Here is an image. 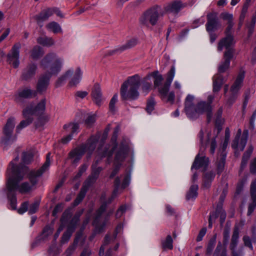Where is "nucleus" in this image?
Listing matches in <instances>:
<instances>
[{
	"mask_svg": "<svg viewBox=\"0 0 256 256\" xmlns=\"http://www.w3.org/2000/svg\"><path fill=\"white\" fill-rule=\"evenodd\" d=\"M19 160L18 156L12 160L7 170V182L6 192L7 198L11 210L16 209L17 199L16 190L22 194H28L36 188L39 178L42 176L41 172L32 171L28 176L30 182H24L18 184L25 174L27 167L18 166L16 164Z\"/></svg>",
	"mask_w": 256,
	"mask_h": 256,
	"instance_id": "nucleus-1",
	"label": "nucleus"
},
{
	"mask_svg": "<svg viewBox=\"0 0 256 256\" xmlns=\"http://www.w3.org/2000/svg\"><path fill=\"white\" fill-rule=\"evenodd\" d=\"M64 60L55 53H50L46 56L42 60L40 66L46 70V73L42 75L37 84V91L39 92H45L50 82V78L57 75L61 70Z\"/></svg>",
	"mask_w": 256,
	"mask_h": 256,
	"instance_id": "nucleus-2",
	"label": "nucleus"
},
{
	"mask_svg": "<svg viewBox=\"0 0 256 256\" xmlns=\"http://www.w3.org/2000/svg\"><path fill=\"white\" fill-rule=\"evenodd\" d=\"M194 96L188 94L185 100L184 110L188 117L191 120H195L206 113L208 122H210L212 116V104L214 96L210 95L208 97V102L200 101L196 105L194 104Z\"/></svg>",
	"mask_w": 256,
	"mask_h": 256,
	"instance_id": "nucleus-3",
	"label": "nucleus"
},
{
	"mask_svg": "<svg viewBox=\"0 0 256 256\" xmlns=\"http://www.w3.org/2000/svg\"><path fill=\"white\" fill-rule=\"evenodd\" d=\"M140 84V78L138 75L135 74L128 78L120 88V96L124 100H134L138 98V88Z\"/></svg>",
	"mask_w": 256,
	"mask_h": 256,
	"instance_id": "nucleus-4",
	"label": "nucleus"
},
{
	"mask_svg": "<svg viewBox=\"0 0 256 256\" xmlns=\"http://www.w3.org/2000/svg\"><path fill=\"white\" fill-rule=\"evenodd\" d=\"M162 16L161 8L158 6H154L142 14L140 18L139 22L142 26L148 28L150 26H155Z\"/></svg>",
	"mask_w": 256,
	"mask_h": 256,
	"instance_id": "nucleus-5",
	"label": "nucleus"
},
{
	"mask_svg": "<svg viewBox=\"0 0 256 256\" xmlns=\"http://www.w3.org/2000/svg\"><path fill=\"white\" fill-rule=\"evenodd\" d=\"M242 130L240 129H238V130L236 135L232 144V147L236 151H242L244 150L248 138V130H244L242 136L240 138Z\"/></svg>",
	"mask_w": 256,
	"mask_h": 256,
	"instance_id": "nucleus-6",
	"label": "nucleus"
},
{
	"mask_svg": "<svg viewBox=\"0 0 256 256\" xmlns=\"http://www.w3.org/2000/svg\"><path fill=\"white\" fill-rule=\"evenodd\" d=\"M46 100L45 98L42 100L36 106L30 104L23 110L22 114L27 116L28 114H40L44 112L46 110Z\"/></svg>",
	"mask_w": 256,
	"mask_h": 256,
	"instance_id": "nucleus-7",
	"label": "nucleus"
},
{
	"mask_svg": "<svg viewBox=\"0 0 256 256\" xmlns=\"http://www.w3.org/2000/svg\"><path fill=\"white\" fill-rule=\"evenodd\" d=\"M83 210L77 212L74 218H72L70 225L68 226L66 231L63 234L61 243L65 244L68 242L70 239L72 232H74L76 226L79 221L80 218L83 213Z\"/></svg>",
	"mask_w": 256,
	"mask_h": 256,
	"instance_id": "nucleus-8",
	"label": "nucleus"
},
{
	"mask_svg": "<svg viewBox=\"0 0 256 256\" xmlns=\"http://www.w3.org/2000/svg\"><path fill=\"white\" fill-rule=\"evenodd\" d=\"M16 120L14 117L8 118L3 128L4 136L2 138L0 143L6 145L10 139L13 130L15 127Z\"/></svg>",
	"mask_w": 256,
	"mask_h": 256,
	"instance_id": "nucleus-9",
	"label": "nucleus"
},
{
	"mask_svg": "<svg viewBox=\"0 0 256 256\" xmlns=\"http://www.w3.org/2000/svg\"><path fill=\"white\" fill-rule=\"evenodd\" d=\"M20 48L21 44L20 42L15 44L7 54V62L14 68H18L20 64Z\"/></svg>",
	"mask_w": 256,
	"mask_h": 256,
	"instance_id": "nucleus-10",
	"label": "nucleus"
},
{
	"mask_svg": "<svg viewBox=\"0 0 256 256\" xmlns=\"http://www.w3.org/2000/svg\"><path fill=\"white\" fill-rule=\"evenodd\" d=\"M128 152V146L127 145H122L116 152L115 156V164L117 163L114 170L110 174V178H112L118 172L120 169L119 163L122 162L126 158Z\"/></svg>",
	"mask_w": 256,
	"mask_h": 256,
	"instance_id": "nucleus-11",
	"label": "nucleus"
},
{
	"mask_svg": "<svg viewBox=\"0 0 256 256\" xmlns=\"http://www.w3.org/2000/svg\"><path fill=\"white\" fill-rule=\"evenodd\" d=\"M206 18L207 22L206 28L208 32H213L221 27V24L218 20V14L216 12L208 14Z\"/></svg>",
	"mask_w": 256,
	"mask_h": 256,
	"instance_id": "nucleus-12",
	"label": "nucleus"
},
{
	"mask_svg": "<svg viewBox=\"0 0 256 256\" xmlns=\"http://www.w3.org/2000/svg\"><path fill=\"white\" fill-rule=\"evenodd\" d=\"M107 204L106 202L103 203L96 212V216L93 222L96 232L100 233L102 232L106 228V221L101 224L99 222V219L102 214L106 210Z\"/></svg>",
	"mask_w": 256,
	"mask_h": 256,
	"instance_id": "nucleus-13",
	"label": "nucleus"
},
{
	"mask_svg": "<svg viewBox=\"0 0 256 256\" xmlns=\"http://www.w3.org/2000/svg\"><path fill=\"white\" fill-rule=\"evenodd\" d=\"M205 148L202 150V146L200 147L198 154L196 156L194 163L192 166V170L193 168L198 169L201 167H206L208 166L209 160L204 154Z\"/></svg>",
	"mask_w": 256,
	"mask_h": 256,
	"instance_id": "nucleus-14",
	"label": "nucleus"
},
{
	"mask_svg": "<svg viewBox=\"0 0 256 256\" xmlns=\"http://www.w3.org/2000/svg\"><path fill=\"white\" fill-rule=\"evenodd\" d=\"M239 240V230L238 228H234L231 241L230 244V249L231 250L232 256H240L236 251V248Z\"/></svg>",
	"mask_w": 256,
	"mask_h": 256,
	"instance_id": "nucleus-15",
	"label": "nucleus"
},
{
	"mask_svg": "<svg viewBox=\"0 0 256 256\" xmlns=\"http://www.w3.org/2000/svg\"><path fill=\"white\" fill-rule=\"evenodd\" d=\"M85 152L86 148L84 146L78 147L69 153V158L72 160L73 164H76Z\"/></svg>",
	"mask_w": 256,
	"mask_h": 256,
	"instance_id": "nucleus-16",
	"label": "nucleus"
},
{
	"mask_svg": "<svg viewBox=\"0 0 256 256\" xmlns=\"http://www.w3.org/2000/svg\"><path fill=\"white\" fill-rule=\"evenodd\" d=\"M245 76V72L240 70L236 80L230 88V91L233 94H236L242 86V82Z\"/></svg>",
	"mask_w": 256,
	"mask_h": 256,
	"instance_id": "nucleus-17",
	"label": "nucleus"
},
{
	"mask_svg": "<svg viewBox=\"0 0 256 256\" xmlns=\"http://www.w3.org/2000/svg\"><path fill=\"white\" fill-rule=\"evenodd\" d=\"M234 44V38L232 35L227 36L225 38H222L218 42V50L222 51L224 48L229 49Z\"/></svg>",
	"mask_w": 256,
	"mask_h": 256,
	"instance_id": "nucleus-18",
	"label": "nucleus"
},
{
	"mask_svg": "<svg viewBox=\"0 0 256 256\" xmlns=\"http://www.w3.org/2000/svg\"><path fill=\"white\" fill-rule=\"evenodd\" d=\"M91 95L95 104L100 106L102 102V94L98 84H95L92 90Z\"/></svg>",
	"mask_w": 256,
	"mask_h": 256,
	"instance_id": "nucleus-19",
	"label": "nucleus"
},
{
	"mask_svg": "<svg viewBox=\"0 0 256 256\" xmlns=\"http://www.w3.org/2000/svg\"><path fill=\"white\" fill-rule=\"evenodd\" d=\"M186 6L185 4H183L181 2L176 1L170 3L165 6V10L173 14H177L182 8Z\"/></svg>",
	"mask_w": 256,
	"mask_h": 256,
	"instance_id": "nucleus-20",
	"label": "nucleus"
},
{
	"mask_svg": "<svg viewBox=\"0 0 256 256\" xmlns=\"http://www.w3.org/2000/svg\"><path fill=\"white\" fill-rule=\"evenodd\" d=\"M53 14V10L50 8L43 10L40 14L34 16L35 20L40 26H42V23L48 20Z\"/></svg>",
	"mask_w": 256,
	"mask_h": 256,
	"instance_id": "nucleus-21",
	"label": "nucleus"
},
{
	"mask_svg": "<svg viewBox=\"0 0 256 256\" xmlns=\"http://www.w3.org/2000/svg\"><path fill=\"white\" fill-rule=\"evenodd\" d=\"M116 144L110 148V146L106 145L104 146H101L98 150V155L100 158L107 156L108 158H110L114 149L116 148Z\"/></svg>",
	"mask_w": 256,
	"mask_h": 256,
	"instance_id": "nucleus-22",
	"label": "nucleus"
},
{
	"mask_svg": "<svg viewBox=\"0 0 256 256\" xmlns=\"http://www.w3.org/2000/svg\"><path fill=\"white\" fill-rule=\"evenodd\" d=\"M37 66L36 64H30L25 68L22 74V78L28 80L32 78L36 74Z\"/></svg>",
	"mask_w": 256,
	"mask_h": 256,
	"instance_id": "nucleus-23",
	"label": "nucleus"
},
{
	"mask_svg": "<svg viewBox=\"0 0 256 256\" xmlns=\"http://www.w3.org/2000/svg\"><path fill=\"white\" fill-rule=\"evenodd\" d=\"M98 140V138L96 136H92L88 140L86 144L82 145L86 148V152H88L90 154L94 150L96 146V144Z\"/></svg>",
	"mask_w": 256,
	"mask_h": 256,
	"instance_id": "nucleus-24",
	"label": "nucleus"
},
{
	"mask_svg": "<svg viewBox=\"0 0 256 256\" xmlns=\"http://www.w3.org/2000/svg\"><path fill=\"white\" fill-rule=\"evenodd\" d=\"M223 82L222 76L220 74H215L213 77V92H216L220 91Z\"/></svg>",
	"mask_w": 256,
	"mask_h": 256,
	"instance_id": "nucleus-25",
	"label": "nucleus"
},
{
	"mask_svg": "<svg viewBox=\"0 0 256 256\" xmlns=\"http://www.w3.org/2000/svg\"><path fill=\"white\" fill-rule=\"evenodd\" d=\"M72 77L69 82L70 86H75L78 84L80 81L82 72L80 68H76L74 72L72 74Z\"/></svg>",
	"mask_w": 256,
	"mask_h": 256,
	"instance_id": "nucleus-26",
	"label": "nucleus"
},
{
	"mask_svg": "<svg viewBox=\"0 0 256 256\" xmlns=\"http://www.w3.org/2000/svg\"><path fill=\"white\" fill-rule=\"evenodd\" d=\"M24 117L25 120H22L16 127V132L18 133L20 132L24 128L29 126L33 121V118L31 114H28L27 116H24Z\"/></svg>",
	"mask_w": 256,
	"mask_h": 256,
	"instance_id": "nucleus-27",
	"label": "nucleus"
},
{
	"mask_svg": "<svg viewBox=\"0 0 256 256\" xmlns=\"http://www.w3.org/2000/svg\"><path fill=\"white\" fill-rule=\"evenodd\" d=\"M170 85V84L166 82L164 84L160 85L157 88L159 94L162 99L166 98Z\"/></svg>",
	"mask_w": 256,
	"mask_h": 256,
	"instance_id": "nucleus-28",
	"label": "nucleus"
},
{
	"mask_svg": "<svg viewBox=\"0 0 256 256\" xmlns=\"http://www.w3.org/2000/svg\"><path fill=\"white\" fill-rule=\"evenodd\" d=\"M36 94V92L32 90L30 88H24L20 90L18 92V96L22 98H30L35 96Z\"/></svg>",
	"mask_w": 256,
	"mask_h": 256,
	"instance_id": "nucleus-29",
	"label": "nucleus"
},
{
	"mask_svg": "<svg viewBox=\"0 0 256 256\" xmlns=\"http://www.w3.org/2000/svg\"><path fill=\"white\" fill-rule=\"evenodd\" d=\"M253 150L254 148L252 145H250L248 146V150L244 153L242 158V160L241 163L242 168H244L246 166L247 162L253 152Z\"/></svg>",
	"mask_w": 256,
	"mask_h": 256,
	"instance_id": "nucleus-30",
	"label": "nucleus"
},
{
	"mask_svg": "<svg viewBox=\"0 0 256 256\" xmlns=\"http://www.w3.org/2000/svg\"><path fill=\"white\" fill-rule=\"evenodd\" d=\"M48 30L53 32L54 34L62 32V30L60 25L56 22H52L46 25Z\"/></svg>",
	"mask_w": 256,
	"mask_h": 256,
	"instance_id": "nucleus-31",
	"label": "nucleus"
},
{
	"mask_svg": "<svg viewBox=\"0 0 256 256\" xmlns=\"http://www.w3.org/2000/svg\"><path fill=\"white\" fill-rule=\"evenodd\" d=\"M198 186L197 184H192L186 194L187 200H194L198 196Z\"/></svg>",
	"mask_w": 256,
	"mask_h": 256,
	"instance_id": "nucleus-32",
	"label": "nucleus"
},
{
	"mask_svg": "<svg viewBox=\"0 0 256 256\" xmlns=\"http://www.w3.org/2000/svg\"><path fill=\"white\" fill-rule=\"evenodd\" d=\"M64 129L66 131L69 130L71 131V134L73 136L74 134H77L79 130V125L77 123H69L66 124L63 126Z\"/></svg>",
	"mask_w": 256,
	"mask_h": 256,
	"instance_id": "nucleus-33",
	"label": "nucleus"
},
{
	"mask_svg": "<svg viewBox=\"0 0 256 256\" xmlns=\"http://www.w3.org/2000/svg\"><path fill=\"white\" fill-rule=\"evenodd\" d=\"M215 174L212 172H209L206 173L203 178L204 186L206 188H208Z\"/></svg>",
	"mask_w": 256,
	"mask_h": 256,
	"instance_id": "nucleus-34",
	"label": "nucleus"
},
{
	"mask_svg": "<svg viewBox=\"0 0 256 256\" xmlns=\"http://www.w3.org/2000/svg\"><path fill=\"white\" fill-rule=\"evenodd\" d=\"M172 243V238L171 236L168 234V236H167L165 240H162V248L164 250H172L173 248Z\"/></svg>",
	"mask_w": 256,
	"mask_h": 256,
	"instance_id": "nucleus-35",
	"label": "nucleus"
},
{
	"mask_svg": "<svg viewBox=\"0 0 256 256\" xmlns=\"http://www.w3.org/2000/svg\"><path fill=\"white\" fill-rule=\"evenodd\" d=\"M88 190V188L84 186L80 190V191L78 194V195L76 198L74 200V206H78L84 199L85 196L86 194V192Z\"/></svg>",
	"mask_w": 256,
	"mask_h": 256,
	"instance_id": "nucleus-36",
	"label": "nucleus"
},
{
	"mask_svg": "<svg viewBox=\"0 0 256 256\" xmlns=\"http://www.w3.org/2000/svg\"><path fill=\"white\" fill-rule=\"evenodd\" d=\"M37 42L38 44L44 46H50L54 44V41L52 38L46 36L38 38Z\"/></svg>",
	"mask_w": 256,
	"mask_h": 256,
	"instance_id": "nucleus-37",
	"label": "nucleus"
},
{
	"mask_svg": "<svg viewBox=\"0 0 256 256\" xmlns=\"http://www.w3.org/2000/svg\"><path fill=\"white\" fill-rule=\"evenodd\" d=\"M73 74V70H69L66 71L64 74L60 77L56 82V86L57 87L60 86L66 80L71 76Z\"/></svg>",
	"mask_w": 256,
	"mask_h": 256,
	"instance_id": "nucleus-38",
	"label": "nucleus"
},
{
	"mask_svg": "<svg viewBox=\"0 0 256 256\" xmlns=\"http://www.w3.org/2000/svg\"><path fill=\"white\" fill-rule=\"evenodd\" d=\"M152 76L154 78V87L158 88L160 85H162V82L163 80V77L162 74H158V71L153 72Z\"/></svg>",
	"mask_w": 256,
	"mask_h": 256,
	"instance_id": "nucleus-39",
	"label": "nucleus"
},
{
	"mask_svg": "<svg viewBox=\"0 0 256 256\" xmlns=\"http://www.w3.org/2000/svg\"><path fill=\"white\" fill-rule=\"evenodd\" d=\"M216 235H214L208 241L207 247L206 252L207 254H210L214 250V248L216 244Z\"/></svg>",
	"mask_w": 256,
	"mask_h": 256,
	"instance_id": "nucleus-40",
	"label": "nucleus"
},
{
	"mask_svg": "<svg viewBox=\"0 0 256 256\" xmlns=\"http://www.w3.org/2000/svg\"><path fill=\"white\" fill-rule=\"evenodd\" d=\"M230 62L228 59L224 60L222 62L218 67V72L219 73H223L226 72L230 68Z\"/></svg>",
	"mask_w": 256,
	"mask_h": 256,
	"instance_id": "nucleus-41",
	"label": "nucleus"
},
{
	"mask_svg": "<svg viewBox=\"0 0 256 256\" xmlns=\"http://www.w3.org/2000/svg\"><path fill=\"white\" fill-rule=\"evenodd\" d=\"M44 54L42 48L38 46H34L31 52V57L33 59H38Z\"/></svg>",
	"mask_w": 256,
	"mask_h": 256,
	"instance_id": "nucleus-42",
	"label": "nucleus"
},
{
	"mask_svg": "<svg viewBox=\"0 0 256 256\" xmlns=\"http://www.w3.org/2000/svg\"><path fill=\"white\" fill-rule=\"evenodd\" d=\"M256 22V10L253 14L251 21L246 24V26L248 29L249 35H251L253 32L254 29Z\"/></svg>",
	"mask_w": 256,
	"mask_h": 256,
	"instance_id": "nucleus-43",
	"label": "nucleus"
},
{
	"mask_svg": "<svg viewBox=\"0 0 256 256\" xmlns=\"http://www.w3.org/2000/svg\"><path fill=\"white\" fill-rule=\"evenodd\" d=\"M226 158V154L224 152H223L220 156V160H218L217 164L218 172H221L224 168Z\"/></svg>",
	"mask_w": 256,
	"mask_h": 256,
	"instance_id": "nucleus-44",
	"label": "nucleus"
},
{
	"mask_svg": "<svg viewBox=\"0 0 256 256\" xmlns=\"http://www.w3.org/2000/svg\"><path fill=\"white\" fill-rule=\"evenodd\" d=\"M50 153L47 154L46 162L43 164V166L41 167L40 168L36 170L37 172H41L42 175L44 172H46V170H48V168L50 166Z\"/></svg>",
	"mask_w": 256,
	"mask_h": 256,
	"instance_id": "nucleus-45",
	"label": "nucleus"
},
{
	"mask_svg": "<svg viewBox=\"0 0 256 256\" xmlns=\"http://www.w3.org/2000/svg\"><path fill=\"white\" fill-rule=\"evenodd\" d=\"M222 248V244L220 242H219L216 246L212 256H228L227 251L226 248H224L222 252L220 253Z\"/></svg>",
	"mask_w": 256,
	"mask_h": 256,
	"instance_id": "nucleus-46",
	"label": "nucleus"
},
{
	"mask_svg": "<svg viewBox=\"0 0 256 256\" xmlns=\"http://www.w3.org/2000/svg\"><path fill=\"white\" fill-rule=\"evenodd\" d=\"M120 178L118 177L116 178L114 180V185L116 188L113 192L112 197L108 200V204H110L114 200V198L116 196L117 193L118 192V189L120 184Z\"/></svg>",
	"mask_w": 256,
	"mask_h": 256,
	"instance_id": "nucleus-47",
	"label": "nucleus"
},
{
	"mask_svg": "<svg viewBox=\"0 0 256 256\" xmlns=\"http://www.w3.org/2000/svg\"><path fill=\"white\" fill-rule=\"evenodd\" d=\"M40 203V200H37L29 205L28 214H32L36 213L39 208Z\"/></svg>",
	"mask_w": 256,
	"mask_h": 256,
	"instance_id": "nucleus-48",
	"label": "nucleus"
},
{
	"mask_svg": "<svg viewBox=\"0 0 256 256\" xmlns=\"http://www.w3.org/2000/svg\"><path fill=\"white\" fill-rule=\"evenodd\" d=\"M242 241L245 246L248 247L250 250H253L254 248L252 244L253 240L252 238H250L248 236L244 235L242 237Z\"/></svg>",
	"mask_w": 256,
	"mask_h": 256,
	"instance_id": "nucleus-49",
	"label": "nucleus"
},
{
	"mask_svg": "<svg viewBox=\"0 0 256 256\" xmlns=\"http://www.w3.org/2000/svg\"><path fill=\"white\" fill-rule=\"evenodd\" d=\"M175 75V67L174 66H172L171 67L170 71L167 73V78L166 82L170 84H172L173 79Z\"/></svg>",
	"mask_w": 256,
	"mask_h": 256,
	"instance_id": "nucleus-50",
	"label": "nucleus"
},
{
	"mask_svg": "<svg viewBox=\"0 0 256 256\" xmlns=\"http://www.w3.org/2000/svg\"><path fill=\"white\" fill-rule=\"evenodd\" d=\"M28 207L29 204L28 201L24 202H22L19 208L16 209L17 210L19 214H22L26 212V211H28Z\"/></svg>",
	"mask_w": 256,
	"mask_h": 256,
	"instance_id": "nucleus-51",
	"label": "nucleus"
},
{
	"mask_svg": "<svg viewBox=\"0 0 256 256\" xmlns=\"http://www.w3.org/2000/svg\"><path fill=\"white\" fill-rule=\"evenodd\" d=\"M118 94H115L114 95V96H112V99L110 100V104H109L110 110L112 112H115V111L116 110L115 104L118 101Z\"/></svg>",
	"mask_w": 256,
	"mask_h": 256,
	"instance_id": "nucleus-52",
	"label": "nucleus"
},
{
	"mask_svg": "<svg viewBox=\"0 0 256 256\" xmlns=\"http://www.w3.org/2000/svg\"><path fill=\"white\" fill-rule=\"evenodd\" d=\"M220 18L228 22V23L233 22V15L227 12H224L220 14Z\"/></svg>",
	"mask_w": 256,
	"mask_h": 256,
	"instance_id": "nucleus-53",
	"label": "nucleus"
},
{
	"mask_svg": "<svg viewBox=\"0 0 256 256\" xmlns=\"http://www.w3.org/2000/svg\"><path fill=\"white\" fill-rule=\"evenodd\" d=\"M137 43V40L134 38L132 39L120 48V50L122 51L126 49L132 48V47L135 46Z\"/></svg>",
	"mask_w": 256,
	"mask_h": 256,
	"instance_id": "nucleus-54",
	"label": "nucleus"
},
{
	"mask_svg": "<svg viewBox=\"0 0 256 256\" xmlns=\"http://www.w3.org/2000/svg\"><path fill=\"white\" fill-rule=\"evenodd\" d=\"M250 194L252 200L256 204V179L254 180L250 186Z\"/></svg>",
	"mask_w": 256,
	"mask_h": 256,
	"instance_id": "nucleus-55",
	"label": "nucleus"
},
{
	"mask_svg": "<svg viewBox=\"0 0 256 256\" xmlns=\"http://www.w3.org/2000/svg\"><path fill=\"white\" fill-rule=\"evenodd\" d=\"M155 106V102L152 98H151L147 102V106L146 108V110L148 114H150L154 110Z\"/></svg>",
	"mask_w": 256,
	"mask_h": 256,
	"instance_id": "nucleus-56",
	"label": "nucleus"
},
{
	"mask_svg": "<svg viewBox=\"0 0 256 256\" xmlns=\"http://www.w3.org/2000/svg\"><path fill=\"white\" fill-rule=\"evenodd\" d=\"M33 156L31 153L23 152L22 162L24 164H28L32 162Z\"/></svg>",
	"mask_w": 256,
	"mask_h": 256,
	"instance_id": "nucleus-57",
	"label": "nucleus"
},
{
	"mask_svg": "<svg viewBox=\"0 0 256 256\" xmlns=\"http://www.w3.org/2000/svg\"><path fill=\"white\" fill-rule=\"evenodd\" d=\"M96 163L92 166V172L91 176H94V179L98 177L99 173L102 170L101 167L96 168Z\"/></svg>",
	"mask_w": 256,
	"mask_h": 256,
	"instance_id": "nucleus-58",
	"label": "nucleus"
},
{
	"mask_svg": "<svg viewBox=\"0 0 256 256\" xmlns=\"http://www.w3.org/2000/svg\"><path fill=\"white\" fill-rule=\"evenodd\" d=\"M152 87V84L148 82H144L142 84V92L145 95L150 90Z\"/></svg>",
	"mask_w": 256,
	"mask_h": 256,
	"instance_id": "nucleus-59",
	"label": "nucleus"
},
{
	"mask_svg": "<svg viewBox=\"0 0 256 256\" xmlns=\"http://www.w3.org/2000/svg\"><path fill=\"white\" fill-rule=\"evenodd\" d=\"M230 230L228 228H226L224 230L223 232V242L224 244H226L229 240L230 238Z\"/></svg>",
	"mask_w": 256,
	"mask_h": 256,
	"instance_id": "nucleus-60",
	"label": "nucleus"
},
{
	"mask_svg": "<svg viewBox=\"0 0 256 256\" xmlns=\"http://www.w3.org/2000/svg\"><path fill=\"white\" fill-rule=\"evenodd\" d=\"M78 242V238H76L72 245L70 246L66 250V253L68 255H70L74 251L76 246Z\"/></svg>",
	"mask_w": 256,
	"mask_h": 256,
	"instance_id": "nucleus-61",
	"label": "nucleus"
},
{
	"mask_svg": "<svg viewBox=\"0 0 256 256\" xmlns=\"http://www.w3.org/2000/svg\"><path fill=\"white\" fill-rule=\"evenodd\" d=\"M226 50L224 54V60L228 59L230 62V60L233 56L234 50L232 48L226 49Z\"/></svg>",
	"mask_w": 256,
	"mask_h": 256,
	"instance_id": "nucleus-62",
	"label": "nucleus"
},
{
	"mask_svg": "<svg viewBox=\"0 0 256 256\" xmlns=\"http://www.w3.org/2000/svg\"><path fill=\"white\" fill-rule=\"evenodd\" d=\"M250 169L251 173L256 174V157L251 161Z\"/></svg>",
	"mask_w": 256,
	"mask_h": 256,
	"instance_id": "nucleus-63",
	"label": "nucleus"
},
{
	"mask_svg": "<svg viewBox=\"0 0 256 256\" xmlns=\"http://www.w3.org/2000/svg\"><path fill=\"white\" fill-rule=\"evenodd\" d=\"M126 210V208L124 206H122L120 207V208L118 210L116 214V218H120L124 213L125 212Z\"/></svg>",
	"mask_w": 256,
	"mask_h": 256,
	"instance_id": "nucleus-64",
	"label": "nucleus"
}]
</instances>
